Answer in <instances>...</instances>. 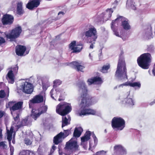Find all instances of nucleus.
<instances>
[{
	"label": "nucleus",
	"mask_w": 155,
	"mask_h": 155,
	"mask_svg": "<svg viewBox=\"0 0 155 155\" xmlns=\"http://www.w3.org/2000/svg\"><path fill=\"white\" fill-rule=\"evenodd\" d=\"M29 53V51H26V54H28Z\"/></svg>",
	"instance_id": "nucleus-59"
},
{
	"label": "nucleus",
	"mask_w": 155,
	"mask_h": 155,
	"mask_svg": "<svg viewBox=\"0 0 155 155\" xmlns=\"http://www.w3.org/2000/svg\"><path fill=\"white\" fill-rule=\"evenodd\" d=\"M93 155H107L106 152L102 150L97 152L95 154Z\"/></svg>",
	"instance_id": "nucleus-38"
},
{
	"label": "nucleus",
	"mask_w": 155,
	"mask_h": 155,
	"mask_svg": "<svg viewBox=\"0 0 155 155\" xmlns=\"http://www.w3.org/2000/svg\"><path fill=\"white\" fill-rule=\"evenodd\" d=\"M21 88L23 92L27 94H31L33 90L32 85L26 81L22 84Z\"/></svg>",
	"instance_id": "nucleus-13"
},
{
	"label": "nucleus",
	"mask_w": 155,
	"mask_h": 155,
	"mask_svg": "<svg viewBox=\"0 0 155 155\" xmlns=\"http://www.w3.org/2000/svg\"><path fill=\"white\" fill-rule=\"evenodd\" d=\"M69 47L71 50H72V53H78L80 52L82 49V45L76 44L75 41H73L69 45Z\"/></svg>",
	"instance_id": "nucleus-14"
},
{
	"label": "nucleus",
	"mask_w": 155,
	"mask_h": 155,
	"mask_svg": "<svg viewBox=\"0 0 155 155\" xmlns=\"http://www.w3.org/2000/svg\"><path fill=\"white\" fill-rule=\"evenodd\" d=\"M121 25L123 28L126 30H129L130 29V26L128 22V21L126 20L123 21Z\"/></svg>",
	"instance_id": "nucleus-31"
},
{
	"label": "nucleus",
	"mask_w": 155,
	"mask_h": 155,
	"mask_svg": "<svg viewBox=\"0 0 155 155\" xmlns=\"http://www.w3.org/2000/svg\"><path fill=\"white\" fill-rule=\"evenodd\" d=\"M77 142L73 140L72 139L66 143L64 149L66 150H72L74 149L77 150L78 148Z\"/></svg>",
	"instance_id": "nucleus-15"
},
{
	"label": "nucleus",
	"mask_w": 155,
	"mask_h": 155,
	"mask_svg": "<svg viewBox=\"0 0 155 155\" xmlns=\"http://www.w3.org/2000/svg\"><path fill=\"white\" fill-rule=\"evenodd\" d=\"M48 109V107L47 106H43L38 109V112H37V110L34 108L32 109L31 116L35 120H36L37 118L42 114L46 112Z\"/></svg>",
	"instance_id": "nucleus-12"
},
{
	"label": "nucleus",
	"mask_w": 155,
	"mask_h": 155,
	"mask_svg": "<svg viewBox=\"0 0 155 155\" xmlns=\"http://www.w3.org/2000/svg\"><path fill=\"white\" fill-rule=\"evenodd\" d=\"M92 137L93 138L94 143L97 144V143L98 140L97 138L94 134H93V135Z\"/></svg>",
	"instance_id": "nucleus-45"
},
{
	"label": "nucleus",
	"mask_w": 155,
	"mask_h": 155,
	"mask_svg": "<svg viewBox=\"0 0 155 155\" xmlns=\"http://www.w3.org/2000/svg\"><path fill=\"white\" fill-rule=\"evenodd\" d=\"M95 43L93 42V43H92L90 45V49H93L94 48V44Z\"/></svg>",
	"instance_id": "nucleus-50"
},
{
	"label": "nucleus",
	"mask_w": 155,
	"mask_h": 155,
	"mask_svg": "<svg viewBox=\"0 0 155 155\" xmlns=\"http://www.w3.org/2000/svg\"><path fill=\"white\" fill-rule=\"evenodd\" d=\"M54 150H53V149H51V150L50 152V153H51V154H52V153H53L54 152Z\"/></svg>",
	"instance_id": "nucleus-56"
},
{
	"label": "nucleus",
	"mask_w": 155,
	"mask_h": 155,
	"mask_svg": "<svg viewBox=\"0 0 155 155\" xmlns=\"http://www.w3.org/2000/svg\"><path fill=\"white\" fill-rule=\"evenodd\" d=\"M113 27V25H112V24H111V28L113 32H114V34L117 36L120 37L119 32L117 31V29H114Z\"/></svg>",
	"instance_id": "nucleus-36"
},
{
	"label": "nucleus",
	"mask_w": 155,
	"mask_h": 155,
	"mask_svg": "<svg viewBox=\"0 0 155 155\" xmlns=\"http://www.w3.org/2000/svg\"><path fill=\"white\" fill-rule=\"evenodd\" d=\"M12 143H15V141H14L13 140H12Z\"/></svg>",
	"instance_id": "nucleus-60"
},
{
	"label": "nucleus",
	"mask_w": 155,
	"mask_h": 155,
	"mask_svg": "<svg viewBox=\"0 0 155 155\" xmlns=\"http://www.w3.org/2000/svg\"><path fill=\"white\" fill-rule=\"evenodd\" d=\"M14 127L12 126L10 129V130L7 129V139L9 143L10 144L11 143V141L12 140V134L13 132Z\"/></svg>",
	"instance_id": "nucleus-24"
},
{
	"label": "nucleus",
	"mask_w": 155,
	"mask_h": 155,
	"mask_svg": "<svg viewBox=\"0 0 155 155\" xmlns=\"http://www.w3.org/2000/svg\"><path fill=\"white\" fill-rule=\"evenodd\" d=\"M61 81L59 80H56L54 81L53 82L54 88H57V87L58 86L61 84ZM55 91L57 94L59 93L61 91V90L58 88H56L55 89Z\"/></svg>",
	"instance_id": "nucleus-26"
},
{
	"label": "nucleus",
	"mask_w": 155,
	"mask_h": 155,
	"mask_svg": "<svg viewBox=\"0 0 155 155\" xmlns=\"http://www.w3.org/2000/svg\"><path fill=\"white\" fill-rule=\"evenodd\" d=\"M22 31V29L21 26L18 25L11 30L9 33H5L6 37L11 40H13L18 38Z\"/></svg>",
	"instance_id": "nucleus-7"
},
{
	"label": "nucleus",
	"mask_w": 155,
	"mask_h": 155,
	"mask_svg": "<svg viewBox=\"0 0 155 155\" xmlns=\"http://www.w3.org/2000/svg\"><path fill=\"white\" fill-rule=\"evenodd\" d=\"M152 59V57L150 53H147L143 54L137 58V64L142 69H147L150 67Z\"/></svg>",
	"instance_id": "nucleus-3"
},
{
	"label": "nucleus",
	"mask_w": 155,
	"mask_h": 155,
	"mask_svg": "<svg viewBox=\"0 0 155 155\" xmlns=\"http://www.w3.org/2000/svg\"><path fill=\"white\" fill-rule=\"evenodd\" d=\"M26 49V47L25 46L20 45H17L15 47V53L17 55L22 56L24 55Z\"/></svg>",
	"instance_id": "nucleus-20"
},
{
	"label": "nucleus",
	"mask_w": 155,
	"mask_h": 155,
	"mask_svg": "<svg viewBox=\"0 0 155 155\" xmlns=\"http://www.w3.org/2000/svg\"><path fill=\"white\" fill-rule=\"evenodd\" d=\"M54 90L52 89L51 90V97L53 99H54V97L53 96V94Z\"/></svg>",
	"instance_id": "nucleus-49"
},
{
	"label": "nucleus",
	"mask_w": 155,
	"mask_h": 155,
	"mask_svg": "<svg viewBox=\"0 0 155 155\" xmlns=\"http://www.w3.org/2000/svg\"><path fill=\"white\" fill-rule=\"evenodd\" d=\"M126 4L128 6L130 7L133 10H136V7L134 5L135 2L133 1V0H127Z\"/></svg>",
	"instance_id": "nucleus-32"
},
{
	"label": "nucleus",
	"mask_w": 155,
	"mask_h": 155,
	"mask_svg": "<svg viewBox=\"0 0 155 155\" xmlns=\"http://www.w3.org/2000/svg\"><path fill=\"white\" fill-rule=\"evenodd\" d=\"M119 23L117 21L115 22L114 25H113V28L114 29H117V27L118 26Z\"/></svg>",
	"instance_id": "nucleus-46"
},
{
	"label": "nucleus",
	"mask_w": 155,
	"mask_h": 155,
	"mask_svg": "<svg viewBox=\"0 0 155 155\" xmlns=\"http://www.w3.org/2000/svg\"><path fill=\"white\" fill-rule=\"evenodd\" d=\"M25 143L27 145H29L31 144V140L28 138H25Z\"/></svg>",
	"instance_id": "nucleus-39"
},
{
	"label": "nucleus",
	"mask_w": 155,
	"mask_h": 155,
	"mask_svg": "<svg viewBox=\"0 0 155 155\" xmlns=\"http://www.w3.org/2000/svg\"><path fill=\"white\" fill-rule=\"evenodd\" d=\"M18 69V67L16 65L13 68H10L11 70L9 71L7 74V77L8 82L11 84H13L15 81L14 75L16 74Z\"/></svg>",
	"instance_id": "nucleus-10"
},
{
	"label": "nucleus",
	"mask_w": 155,
	"mask_h": 155,
	"mask_svg": "<svg viewBox=\"0 0 155 155\" xmlns=\"http://www.w3.org/2000/svg\"><path fill=\"white\" fill-rule=\"evenodd\" d=\"M113 12L112 8H108L106 10V12L103 13L102 14L104 17H107V18H110L112 16V14Z\"/></svg>",
	"instance_id": "nucleus-27"
},
{
	"label": "nucleus",
	"mask_w": 155,
	"mask_h": 155,
	"mask_svg": "<svg viewBox=\"0 0 155 155\" xmlns=\"http://www.w3.org/2000/svg\"><path fill=\"white\" fill-rule=\"evenodd\" d=\"M5 114V112L2 110H0V119L3 117Z\"/></svg>",
	"instance_id": "nucleus-47"
},
{
	"label": "nucleus",
	"mask_w": 155,
	"mask_h": 155,
	"mask_svg": "<svg viewBox=\"0 0 155 155\" xmlns=\"http://www.w3.org/2000/svg\"><path fill=\"white\" fill-rule=\"evenodd\" d=\"M64 133L61 132L55 136L53 138V143L55 145L61 143L63 139L68 136L71 133L70 130H64Z\"/></svg>",
	"instance_id": "nucleus-9"
},
{
	"label": "nucleus",
	"mask_w": 155,
	"mask_h": 155,
	"mask_svg": "<svg viewBox=\"0 0 155 155\" xmlns=\"http://www.w3.org/2000/svg\"><path fill=\"white\" fill-rule=\"evenodd\" d=\"M11 155H12V153H11Z\"/></svg>",
	"instance_id": "nucleus-63"
},
{
	"label": "nucleus",
	"mask_w": 155,
	"mask_h": 155,
	"mask_svg": "<svg viewBox=\"0 0 155 155\" xmlns=\"http://www.w3.org/2000/svg\"><path fill=\"white\" fill-rule=\"evenodd\" d=\"M85 2V0H80L79 1L78 4L79 5H81V4H82Z\"/></svg>",
	"instance_id": "nucleus-51"
},
{
	"label": "nucleus",
	"mask_w": 155,
	"mask_h": 155,
	"mask_svg": "<svg viewBox=\"0 0 155 155\" xmlns=\"http://www.w3.org/2000/svg\"><path fill=\"white\" fill-rule=\"evenodd\" d=\"M124 54L123 51H121L119 56L115 73L116 74H117V76L120 78L127 79L126 64L125 59L123 56Z\"/></svg>",
	"instance_id": "nucleus-2"
},
{
	"label": "nucleus",
	"mask_w": 155,
	"mask_h": 155,
	"mask_svg": "<svg viewBox=\"0 0 155 155\" xmlns=\"http://www.w3.org/2000/svg\"><path fill=\"white\" fill-rule=\"evenodd\" d=\"M127 103L128 104L130 105L133 106L134 105V102L131 98H128L126 101Z\"/></svg>",
	"instance_id": "nucleus-40"
},
{
	"label": "nucleus",
	"mask_w": 155,
	"mask_h": 155,
	"mask_svg": "<svg viewBox=\"0 0 155 155\" xmlns=\"http://www.w3.org/2000/svg\"><path fill=\"white\" fill-rule=\"evenodd\" d=\"M9 94V90L8 89L6 92H5L4 90H0V98H2L5 97H8Z\"/></svg>",
	"instance_id": "nucleus-30"
},
{
	"label": "nucleus",
	"mask_w": 155,
	"mask_h": 155,
	"mask_svg": "<svg viewBox=\"0 0 155 155\" xmlns=\"http://www.w3.org/2000/svg\"><path fill=\"white\" fill-rule=\"evenodd\" d=\"M89 139L84 135V136L82 137L81 138V141L82 142H84L86 141H87Z\"/></svg>",
	"instance_id": "nucleus-42"
},
{
	"label": "nucleus",
	"mask_w": 155,
	"mask_h": 155,
	"mask_svg": "<svg viewBox=\"0 0 155 155\" xmlns=\"http://www.w3.org/2000/svg\"><path fill=\"white\" fill-rule=\"evenodd\" d=\"M61 97H62L61 95H60L59 96L60 98L58 99V100L59 101H61L64 100V99H62L61 98Z\"/></svg>",
	"instance_id": "nucleus-52"
},
{
	"label": "nucleus",
	"mask_w": 155,
	"mask_h": 155,
	"mask_svg": "<svg viewBox=\"0 0 155 155\" xmlns=\"http://www.w3.org/2000/svg\"><path fill=\"white\" fill-rule=\"evenodd\" d=\"M83 35L87 38H91L90 40L89 41L90 43L96 41L97 38L96 29L94 27L89 28L88 30L84 31L83 33Z\"/></svg>",
	"instance_id": "nucleus-8"
},
{
	"label": "nucleus",
	"mask_w": 155,
	"mask_h": 155,
	"mask_svg": "<svg viewBox=\"0 0 155 155\" xmlns=\"http://www.w3.org/2000/svg\"><path fill=\"white\" fill-rule=\"evenodd\" d=\"M71 64L72 65L73 68L77 71L83 72V70L85 67L81 64L80 63L76 61H72Z\"/></svg>",
	"instance_id": "nucleus-22"
},
{
	"label": "nucleus",
	"mask_w": 155,
	"mask_h": 155,
	"mask_svg": "<svg viewBox=\"0 0 155 155\" xmlns=\"http://www.w3.org/2000/svg\"><path fill=\"white\" fill-rule=\"evenodd\" d=\"M129 82V86L131 87H140L141 86V84L139 82H135L134 83H132L130 81Z\"/></svg>",
	"instance_id": "nucleus-33"
},
{
	"label": "nucleus",
	"mask_w": 155,
	"mask_h": 155,
	"mask_svg": "<svg viewBox=\"0 0 155 155\" xmlns=\"http://www.w3.org/2000/svg\"><path fill=\"white\" fill-rule=\"evenodd\" d=\"M116 8V7H113V8Z\"/></svg>",
	"instance_id": "nucleus-62"
},
{
	"label": "nucleus",
	"mask_w": 155,
	"mask_h": 155,
	"mask_svg": "<svg viewBox=\"0 0 155 155\" xmlns=\"http://www.w3.org/2000/svg\"><path fill=\"white\" fill-rule=\"evenodd\" d=\"M115 155H122L126 153L125 149L121 145H116L114 147Z\"/></svg>",
	"instance_id": "nucleus-16"
},
{
	"label": "nucleus",
	"mask_w": 155,
	"mask_h": 155,
	"mask_svg": "<svg viewBox=\"0 0 155 155\" xmlns=\"http://www.w3.org/2000/svg\"><path fill=\"white\" fill-rule=\"evenodd\" d=\"M125 20L126 18L123 16L118 15L117 17L115 20H113L112 21L111 24L112 25H114L115 22H117V21L119 24L120 22H121V23L124 21Z\"/></svg>",
	"instance_id": "nucleus-28"
},
{
	"label": "nucleus",
	"mask_w": 155,
	"mask_h": 155,
	"mask_svg": "<svg viewBox=\"0 0 155 155\" xmlns=\"http://www.w3.org/2000/svg\"><path fill=\"white\" fill-rule=\"evenodd\" d=\"M91 135V132L90 131H87L84 134V136L90 139Z\"/></svg>",
	"instance_id": "nucleus-41"
},
{
	"label": "nucleus",
	"mask_w": 155,
	"mask_h": 155,
	"mask_svg": "<svg viewBox=\"0 0 155 155\" xmlns=\"http://www.w3.org/2000/svg\"><path fill=\"white\" fill-rule=\"evenodd\" d=\"M111 125L114 129L121 130L125 127V122L122 118L120 117H115L112 120Z\"/></svg>",
	"instance_id": "nucleus-5"
},
{
	"label": "nucleus",
	"mask_w": 155,
	"mask_h": 155,
	"mask_svg": "<svg viewBox=\"0 0 155 155\" xmlns=\"http://www.w3.org/2000/svg\"><path fill=\"white\" fill-rule=\"evenodd\" d=\"M52 155V154L51 153H50L48 154V155Z\"/></svg>",
	"instance_id": "nucleus-61"
},
{
	"label": "nucleus",
	"mask_w": 155,
	"mask_h": 155,
	"mask_svg": "<svg viewBox=\"0 0 155 155\" xmlns=\"http://www.w3.org/2000/svg\"><path fill=\"white\" fill-rule=\"evenodd\" d=\"M83 131V129L81 127H75L73 134L74 136L76 137H79Z\"/></svg>",
	"instance_id": "nucleus-25"
},
{
	"label": "nucleus",
	"mask_w": 155,
	"mask_h": 155,
	"mask_svg": "<svg viewBox=\"0 0 155 155\" xmlns=\"http://www.w3.org/2000/svg\"><path fill=\"white\" fill-rule=\"evenodd\" d=\"M5 42V40L3 37H0V45L2 44Z\"/></svg>",
	"instance_id": "nucleus-44"
},
{
	"label": "nucleus",
	"mask_w": 155,
	"mask_h": 155,
	"mask_svg": "<svg viewBox=\"0 0 155 155\" xmlns=\"http://www.w3.org/2000/svg\"><path fill=\"white\" fill-rule=\"evenodd\" d=\"M5 141H2L0 142V148L2 149H6L7 147V145L5 144Z\"/></svg>",
	"instance_id": "nucleus-37"
},
{
	"label": "nucleus",
	"mask_w": 155,
	"mask_h": 155,
	"mask_svg": "<svg viewBox=\"0 0 155 155\" xmlns=\"http://www.w3.org/2000/svg\"><path fill=\"white\" fill-rule=\"evenodd\" d=\"M66 11H65V12H64L62 11H60L58 13V15H60L61 14L62 15H64V14L65 13H66Z\"/></svg>",
	"instance_id": "nucleus-48"
},
{
	"label": "nucleus",
	"mask_w": 155,
	"mask_h": 155,
	"mask_svg": "<svg viewBox=\"0 0 155 155\" xmlns=\"http://www.w3.org/2000/svg\"><path fill=\"white\" fill-rule=\"evenodd\" d=\"M2 130L0 129V136L2 135Z\"/></svg>",
	"instance_id": "nucleus-58"
},
{
	"label": "nucleus",
	"mask_w": 155,
	"mask_h": 155,
	"mask_svg": "<svg viewBox=\"0 0 155 155\" xmlns=\"http://www.w3.org/2000/svg\"><path fill=\"white\" fill-rule=\"evenodd\" d=\"M118 3V2L117 0H115L114 2V4H117Z\"/></svg>",
	"instance_id": "nucleus-57"
},
{
	"label": "nucleus",
	"mask_w": 155,
	"mask_h": 155,
	"mask_svg": "<svg viewBox=\"0 0 155 155\" xmlns=\"http://www.w3.org/2000/svg\"><path fill=\"white\" fill-rule=\"evenodd\" d=\"M155 103V99L153 101L150 102V105H152Z\"/></svg>",
	"instance_id": "nucleus-53"
},
{
	"label": "nucleus",
	"mask_w": 155,
	"mask_h": 155,
	"mask_svg": "<svg viewBox=\"0 0 155 155\" xmlns=\"http://www.w3.org/2000/svg\"><path fill=\"white\" fill-rule=\"evenodd\" d=\"M124 86H129V82L127 81L125 83H124L123 84H121L119 85H118V87H123Z\"/></svg>",
	"instance_id": "nucleus-43"
},
{
	"label": "nucleus",
	"mask_w": 155,
	"mask_h": 155,
	"mask_svg": "<svg viewBox=\"0 0 155 155\" xmlns=\"http://www.w3.org/2000/svg\"><path fill=\"white\" fill-rule=\"evenodd\" d=\"M79 91H81L80 97L81 101L79 106L81 110L79 113L80 116L86 115H95L96 111L90 108L86 109V107L92 105L95 101L94 97L90 96L88 94V90L84 82L81 83L79 86Z\"/></svg>",
	"instance_id": "nucleus-1"
},
{
	"label": "nucleus",
	"mask_w": 155,
	"mask_h": 155,
	"mask_svg": "<svg viewBox=\"0 0 155 155\" xmlns=\"http://www.w3.org/2000/svg\"><path fill=\"white\" fill-rule=\"evenodd\" d=\"M44 101L43 97L40 94L36 95L34 97L29 101V105L30 107H31L32 104H39L42 103Z\"/></svg>",
	"instance_id": "nucleus-17"
},
{
	"label": "nucleus",
	"mask_w": 155,
	"mask_h": 155,
	"mask_svg": "<svg viewBox=\"0 0 155 155\" xmlns=\"http://www.w3.org/2000/svg\"><path fill=\"white\" fill-rule=\"evenodd\" d=\"M14 16L10 14H5L3 15L1 19L2 24L4 25L10 26L14 22Z\"/></svg>",
	"instance_id": "nucleus-11"
},
{
	"label": "nucleus",
	"mask_w": 155,
	"mask_h": 155,
	"mask_svg": "<svg viewBox=\"0 0 155 155\" xmlns=\"http://www.w3.org/2000/svg\"><path fill=\"white\" fill-rule=\"evenodd\" d=\"M59 153L60 155H62V150L60 149L59 150Z\"/></svg>",
	"instance_id": "nucleus-55"
},
{
	"label": "nucleus",
	"mask_w": 155,
	"mask_h": 155,
	"mask_svg": "<svg viewBox=\"0 0 155 155\" xmlns=\"http://www.w3.org/2000/svg\"><path fill=\"white\" fill-rule=\"evenodd\" d=\"M40 4L38 0H29L26 5V8L28 9L32 10L34 8L37 7Z\"/></svg>",
	"instance_id": "nucleus-18"
},
{
	"label": "nucleus",
	"mask_w": 155,
	"mask_h": 155,
	"mask_svg": "<svg viewBox=\"0 0 155 155\" xmlns=\"http://www.w3.org/2000/svg\"><path fill=\"white\" fill-rule=\"evenodd\" d=\"M68 119L66 117H63L62 127L63 128L65 126L68 125Z\"/></svg>",
	"instance_id": "nucleus-34"
},
{
	"label": "nucleus",
	"mask_w": 155,
	"mask_h": 155,
	"mask_svg": "<svg viewBox=\"0 0 155 155\" xmlns=\"http://www.w3.org/2000/svg\"><path fill=\"white\" fill-rule=\"evenodd\" d=\"M13 118L15 122V123L18 124L20 121L19 114L18 112L16 114V116L13 115Z\"/></svg>",
	"instance_id": "nucleus-35"
},
{
	"label": "nucleus",
	"mask_w": 155,
	"mask_h": 155,
	"mask_svg": "<svg viewBox=\"0 0 155 155\" xmlns=\"http://www.w3.org/2000/svg\"><path fill=\"white\" fill-rule=\"evenodd\" d=\"M56 147L54 145H53L52 146L51 149L54 150L56 149Z\"/></svg>",
	"instance_id": "nucleus-54"
},
{
	"label": "nucleus",
	"mask_w": 155,
	"mask_h": 155,
	"mask_svg": "<svg viewBox=\"0 0 155 155\" xmlns=\"http://www.w3.org/2000/svg\"><path fill=\"white\" fill-rule=\"evenodd\" d=\"M23 102L22 101H19L16 102L15 101H11L8 102L6 104V107L7 108H9L12 114V112L16 110L21 111L23 110Z\"/></svg>",
	"instance_id": "nucleus-6"
},
{
	"label": "nucleus",
	"mask_w": 155,
	"mask_h": 155,
	"mask_svg": "<svg viewBox=\"0 0 155 155\" xmlns=\"http://www.w3.org/2000/svg\"><path fill=\"white\" fill-rule=\"evenodd\" d=\"M16 14L17 15L21 16L25 13V11L23 7V3L20 2L17 3V7L16 9Z\"/></svg>",
	"instance_id": "nucleus-21"
},
{
	"label": "nucleus",
	"mask_w": 155,
	"mask_h": 155,
	"mask_svg": "<svg viewBox=\"0 0 155 155\" xmlns=\"http://www.w3.org/2000/svg\"><path fill=\"white\" fill-rule=\"evenodd\" d=\"M110 68V65L109 64H107V65H104L100 69V71L103 73H107L108 70Z\"/></svg>",
	"instance_id": "nucleus-29"
},
{
	"label": "nucleus",
	"mask_w": 155,
	"mask_h": 155,
	"mask_svg": "<svg viewBox=\"0 0 155 155\" xmlns=\"http://www.w3.org/2000/svg\"><path fill=\"white\" fill-rule=\"evenodd\" d=\"M30 118V117H28L22 119L21 120V124L17 125V127L18 128H19L21 127L28 125L31 122V121H30L29 120Z\"/></svg>",
	"instance_id": "nucleus-23"
},
{
	"label": "nucleus",
	"mask_w": 155,
	"mask_h": 155,
	"mask_svg": "<svg viewBox=\"0 0 155 155\" xmlns=\"http://www.w3.org/2000/svg\"><path fill=\"white\" fill-rule=\"evenodd\" d=\"M87 82L89 85L92 84H100L103 82V81L101 77L97 76L88 79Z\"/></svg>",
	"instance_id": "nucleus-19"
},
{
	"label": "nucleus",
	"mask_w": 155,
	"mask_h": 155,
	"mask_svg": "<svg viewBox=\"0 0 155 155\" xmlns=\"http://www.w3.org/2000/svg\"><path fill=\"white\" fill-rule=\"evenodd\" d=\"M71 104L65 102L60 103L57 106L56 112L59 114L64 116L69 114L72 110Z\"/></svg>",
	"instance_id": "nucleus-4"
}]
</instances>
